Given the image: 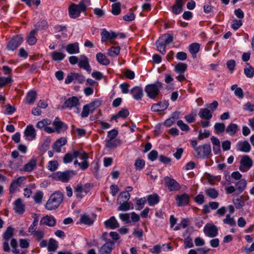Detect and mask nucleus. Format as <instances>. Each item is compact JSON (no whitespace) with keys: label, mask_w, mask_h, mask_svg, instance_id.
Wrapping results in <instances>:
<instances>
[{"label":"nucleus","mask_w":254,"mask_h":254,"mask_svg":"<svg viewBox=\"0 0 254 254\" xmlns=\"http://www.w3.org/2000/svg\"><path fill=\"white\" fill-rule=\"evenodd\" d=\"M90 4V0H82L78 4L72 3L68 7L69 17L73 19L78 17L80 13L86 11Z\"/></svg>","instance_id":"f257e3e1"},{"label":"nucleus","mask_w":254,"mask_h":254,"mask_svg":"<svg viewBox=\"0 0 254 254\" xmlns=\"http://www.w3.org/2000/svg\"><path fill=\"white\" fill-rule=\"evenodd\" d=\"M63 194L59 191L52 194L47 201L45 207L48 210L57 208L63 201Z\"/></svg>","instance_id":"f03ea898"},{"label":"nucleus","mask_w":254,"mask_h":254,"mask_svg":"<svg viewBox=\"0 0 254 254\" xmlns=\"http://www.w3.org/2000/svg\"><path fill=\"white\" fill-rule=\"evenodd\" d=\"M162 88V83L156 81L154 83L147 85L145 87L144 91L149 98L154 99L157 98Z\"/></svg>","instance_id":"7ed1b4c3"},{"label":"nucleus","mask_w":254,"mask_h":254,"mask_svg":"<svg viewBox=\"0 0 254 254\" xmlns=\"http://www.w3.org/2000/svg\"><path fill=\"white\" fill-rule=\"evenodd\" d=\"M173 40V36L169 34L163 35L156 42L157 50L162 54H165L166 45L172 43Z\"/></svg>","instance_id":"20e7f679"},{"label":"nucleus","mask_w":254,"mask_h":254,"mask_svg":"<svg viewBox=\"0 0 254 254\" xmlns=\"http://www.w3.org/2000/svg\"><path fill=\"white\" fill-rule=\"evenodd\" d=\"M75 173L73 171L67 170L64 172L58 171L52 175L54 180L57 181H61L64 183L68 182L71 177L75 175Z\"/></svg>","instance_id":"39448f33"},{"label":"nucleus","mask_w":254,"mask_h":254,"mask_svg":"<svg viewBox=\"0 0 254 254\" xmlns=\"http://www.w3.org/2000/svg\"><path fill=\"white\" fill-rule=\"evenodd\" d=\"M211 148L210 145L205 144L195 147V155L198 158H206L211 154Z\"/></svg>","instance_id":"423d86ee"},{"label":"nucleus","mask_w":254,"mask_h":254,"mask_svg":"<svg viewBox=\"0 0 254 254\" xmlns=\"http://www.w3.org/2000/svg\"><path fill=\"white\" fill-rule=\"evenodd\" d=\"M23 42V38L21 35H16L12 37L8 42L6 49L8 51H13Z\"/></svg>","instance_id":"0eeeda50"},{"label":"nucleus","mask_w":254,"mask_h":254,"mask_svg":"<svg viewBox=\"0 0 254 254\" xmlns=\"http://www.w3.org/2000/svg\"><path fill=\"white\" fill-rule=\"evenodd\" d=\"M165 185L170 191H176L181 189L180 185L174 179L168 176L164 178Z\"/></svg>","instance_id":"6e6552de"},{"label":"nucleus","mask_w":254,"mask_h":254,"mask_svg":"<svg viewBox=\"0 0 254 254\" xmlns=\"http://www.w3.org/2000/svg\"><path fill=\"white\" fill-rule=\"evenodd\" d=\"M239 169L241 172L248 171L253 165V161L248 156H244L240 161Z\"/></svg>","instance_id":"1a4fd4ad"},{"label":"nucleus","mask_w":254,"mask_h":254,"mask_svg":"<svg viewBox=\"0 0 254 254\" xmlns=\"http://www.w3.org/2000/svg\"><path fill=\"white\" fill-rule=\"evenodd\" d=\"M205 235L210 238H213L218 235V228L213 224H206L203 229Z\"/></svg>","instance_id":"9d476101"},{"label":"nucleus","mask_w":254,"mask_h":254,"mask_svg":"<svg viewBox=\"0 0 254 254\" xmlns=\"http://www.w3.org/2000/svg\"><path fill=\"white\" fill-rule=\"evenodd\" d=\"M78 66L79 68L86 70L89 73L91 71V68L89 64V60L84 55L80 56Z\"/></svg>","instance_id":"9b49d317"},{"label":"nucleus","mask_w":254,"mask_h":254,"mask_svg":"<svg viewBox=\"0 0 254 254\" xmlns=\"http://www.w3.org/2000/svg\"><path fill=\"white\" fill-rule=\"evenodd\" d=\"M56 219L53 216L46 215L41 218L40 221V225L53 227L56 225Z\"/></svg>","instance_id":"f8f14e48"},{"label":"nucleus","mask_w":254,"mask_h":254,"mask_svg":"<svg viewBox=\"0 0 254 254\" xmlns=\"http://www.w3.org/2000/svg\"><path fill=\"white\" fill-rule=\"evenodd\" d=\"M24 136L28 141H32L36 138V133L35 128L32 125H28L26 127L24 132Z\"/></svg>","instance_id":"ddd939ff"},{"label":"nucleus","mask_w":254,"mask_h":254,"mask_svg":"<svg viewBox=\"0 0 254 254\" xmlns=\"http://www.w3.org/2000/svg\"><path fill=\"white\" fill-rule=\"evenodd\" d=\"M53 125L56 132L61 133L65 131L67 128V126L63 122L59 120V118L57 117L53 123Z\"/></svg>","instance_id":"4468645a"},{"label":"nucleus","mask_w":254,"mask_h":254,"mask_svg":"<svg viewBox=\"0 0 254 254\" xmlns=\"http://www.w3.org/2000/svg\"><path fill=\"white\" fill-rule=\"evenodd\" d=\"M25 180L26 178L23 176L19 177L17 179L13 180L9 188L10 193H14L17 190V188L20 187L21 184Z\"/></svg>","instance_id":"2eb2a0df"},{"label":"nucleus","mask_w":254,"mask_h":254,"mask_svg":"<svg viewBox=\"0 0 254 254\" xmlns=\"http://www.w3.org/2000/svg\"><path fill=\"white\" fill-rule=\"evenodd\" d=\"M169 106V103L166 101H163L154 104L152 105L151 111L154 112H158L160 111L166 110Z\"/></svg>","instance_id":"dca6fc26"},{"label":"nucleus","mask_w":254,"mask_h":254,"mask_svg":"<svg viewBox=\"0 0 254 254\" xmlns=\"http://www.w3.org/2000/svg\"><path fill=\"white\" fill-rule=\"evenodd\" d=\"M176 200L179 206H183L189 204L190 197L188 194L185 193L182 195H177Z\"/></svg>","instance_id":"f3484780"},{"label":"nucleus","mask_w":254,"mask_h":254,"mask_svg":"<svg viewBox=\"0 0 254 254\" xmlns=\"http://www.w3.org/2000/svg\"><path fill=\"white\" fill-rule=\"evenodd\" d=\"M114 246V242L110 241L105 243L99 250V254H110Z\"/></svg>","instance_id":"a211bd4d"},{"label":"nucleus","mask_w":254,"mask_h":254,"mask_svg":"<svg viewBox=\"0 0 254 254\" xmlns=\"http://www.w3.org/2000/svg\"><path fill=\"white\" fill-rule=\"evenodd\" d=\"M101 42L102 43L105 42L107 40H111L115 39L117 35L114 32H109L106 29H103L101 33Z\"/></svg>","instance_id":"6ab92c4d"},{"label":"nucleus","mask_w":254,"mask_h":254,"mask_svg":"<svg viewBox=\"0 0 254 254\" xmlns=\"http://www.w3.org/2000/svg\"><path fill=\"white\" fill-rule=\"evenodd\" d=\"M130 93L133 98L136 100H141L143 96V92L141 87L135 86L130 90Z\"/></svg>","instance_id":"aec40b11"},{"label":"nucleus","mask_w":254,"mask_h":254,"mask_svg":"<svg viewBox=\"0 0 254 254\" xmlns=\"http://www.w3.org/2000/svg\"><path fill=\"white\" fill-rule=\"evenodd\" d=\"M79 104V99L76 96H73L68 98L65 101L64 103V106L69 109L77 107Z\"/></svg>","instance_id":"412c9836"},{"label":"nucleus","mask_w":254,"mask_h":254,"mask_svg":"<svg viewBox=\"0 0 254 254\" xmlns=\"http://www.w3.org/2000/svg\"><path fill=\"white\" fill-rule=\"evenodd\" d=\"M106 228L115 229L120 227V225L114 216L111 217L108 220L104 222Z\"/></svg>","instance_id":"4be33fe9"},{"label":"nucleus","mask_w":254,"mask_h":254,"mask_svg":"<svg viewBox=\"0 0 254 254\" xmlns=\"http://www.w3.org/2000/svg\"><path fill=\"white\" fill-rule=\"evenodd\" d=\"M237 149L244 152H249L251 148V145L247 141H239L236 144Z\"/></svg>","instance_id":"5701e85b"},{"label":"nucleus","mask_w":254,"mask_h":254,"mask_svg":"<svg viewBox=\"0 0 254 254\" xmlns=\"http://www.w3.org/2000/svg\"><path fill=\"white\" fill-rule=\"evenodd\" d=\"M67 142L65 137H61L58 139L53 144V149L58 153L61 151V147L64 145Z\"/></svg>","instance_id":"b1692460"},{"label":"nucleus","mask_w":254,"mask_h":254,"mask_svg":"<svg viewBox=\"0 0 254 254\" xmlns=\"http://www.w3.org/2000/svg\"><path fill=\"white\" fill-rule=\"evenodd\" d=\"M65 49L66 52L70 55L79 53V45L76 42L67 45Z\"/></svg>","instance_id":"393cba45"},{"label":"nucleus","mask_w":254,"mask_h":254,"mask_svg":"<svg viewBox=\"0 0 254 254\" xmlns=\"http://www.w3.org/2000/svg\"><path fill=\"white\" fill-rule=\"evenodd\" d=\"M14 211L16 213L19 214H22L25 211V206L22 203V200L21 198L17 199L14 203Z\"/></svg>","instance_id":"a878e982"},{"label":"nucleus","mask_w":254,"mask_h":254,"mask_svg":"<svg viewBox=\"0 0 254 254\" xmlns=\"http://www.w3.org/2000/svg\"><path fill=\"white\" fill-rule=\"evenodd\" d=\"M198 116L201 119L209 120L212 117V113L208 108H202L199 111Z\"/></svg>","instance_id":"bb28decb"},{"label":"nucleus","mask_w":254,"mask_h":254,"mask_svg":"<svg viewBox=\"0 0 254 254\" xmlns=\"http://www.w3.org/2000/svg\"><path fill=\"white\" fill-rule=\"evenodd\" d=\"M37 167V159L35 158L31 159L29 162L25 164L23 167V170L25 172H30L34 170Z\"/></svg>","instance_id":"cd10ccee"},{"label":"nucleus","mask_w":254,"mask_h":254,"mask_svg":"<svg viewBox=\"0 0 254 254\" xmlns=\"http://www.w3.org/2000/svg\"><path fill=\"white\" fill-rule=\"evenodd\" d=\"M96 58L98 62L101 64L107 65L110 64V60L105 54L102 53H98L96 55Z\"/></svg>","instance_id":"c85d7f7f"},{"label":"nucleus","mask_w":254,"mask_h":254,"mask_svg":"<svg viewBox=\"0 0 254 254\" xmlns=\"http://www.w3.org/2000/svg\"><path fill=\"white\" fill-rule=\"evenodd\" d=\"M37 98V93L34 90H31L29 91L25 98V102L28 104H33Z\"/></svg>","instance_id":"c756f323"},{"label":"nucleus","mask_w":254,"mask_h":254,"mask_svg":"<svg viewBox=\"0 0 254 254\" xmlns=\"http://www.w3.org/2000/svg\"><path fill=\"white\" fill-rule=\"evenodd\" d=\"M184 2L182 0H176L175 3L172 7V11L175 14H178L182 11V7Z\"/></svg>","instance_id":"7c9ffc66"},{"label":"nucleus","mask_w":254,"mask_h":254,"mask_svg":"<svg viewBox=\"0 0 254 254\" xmlns=\"http://www.w3.org/2000/svg\"><path fill=\"white\" fill-rule=\"evenodd\" d=\"M74 192L76 197L78 198L81 199L83 197L82 193L84 192L86 194L87 191L85 190L84 187L81 184H78L74 188Z\"/></svg>","instance_id":"2f4dec72"},{"label":"nucleus","mask_w":254,"mask_h":254,"mask_svg":"<svg viewBox=\"0 0 254 254\" xmlns=\"http://www.w3.org/2000/svg\"><path fill=\"white\" fill-rule=\"evenodd\" d=\"M105 146L108 148H115L121 144V141L119 139H106Z\"/></svg>","instance_id":"473e14b6"},{"label":"nucleus","mask_w":254,"mask_h":254,"mask_svg":"<svg viewBox=\"0 0 254 254\" xmlns=\"http://www.w3.org/2000/svg\"><path fill=\"white\" fill-rule=\"evenodd\" d=\"M51 56L53 61L59 62L63 60L65 57V55L63 53L54 51L51 53Z\"/></svg>","instance_id":"72a5a7b5"},{"label":"nucleus","mask_w":254,"mask_h":254,"mask_svg":"<svg viewBox=\"0 0 254 254\" xmlns=\"http://www.w3.org/2000/svg\"><path fill=\"white\" fill-rule=\"evenodd\" d=\"M238 130V125L236 124L231 123L227 126L225 131L230 135L233 136L237 132Z\"/></svg>","instance_id":"f704fd0d"},{"label":"nucleus","mask_w":254,"mask_h":254,"mask_svg":"<svg viewBox=\"0 0 254 254\" xmlns=\"http://www.w3.org/2000/svg\"><path fill=\"white\" fill-rule=\"evenodd\" d=\"M38 31V28H36L32 30L30 33L27 39V42H28L29 45H33L36 43L37 39L35 37V35Z\"/></svg>","instance_id":"c9c22d12"},{"label":"nucleus","mask_w":254,"mask_h":254,"mask_svg":"<svg viewBox=\"0 0 254 254\" xmlns=\"http://www.w3.org/2000/svg\"><path fill=\"white\" fill-rule=\"evenodd\" d=\"M130 197L129 192L127 191L121 192L117 199V202H128Z\"/></svg>","instance_id":"e433bc0d"},{"label":"nucleus","mask_w":254,"mask_h":254,"mask_svg":"<svg viewBox=\"0 0 254 254\" xmlns=\"http://www.w3.org/2000/svg\"><path fill=\"white\" fill-rule=\"evenodd\" d=\"M58 248V244L56 240L50 238L49 241L48 250L49 252H55Z\"/></svg>","instance_id":"4c0bfd02"},{"label":"nucleus","mask_w":254,"mask_h":254,"mask_svg":"<svg viewBox=\"0 0 254 254\" xmlns=\"http://www.w3.org/2000/svg\"><path fill=\"white\" fill-rule=\"evenodd\" d=\"M205 194L212 199H215L218 196V192L215 189L208 188L205 190Z\"/></svg>","instance_id":"58836bf2"},{"label":"nucleus","mask_w":254,"mask_h":254,"mask_svg":"<svg viewBox=\"0 0 254 254\" xmlns=\"http://www.w3.org/2000/svg\"><path fill=\"white\" fill-rule=\"evenodd\" d=\"M199 45L197 43H192L190 45L189 51L193 58L196 57V54L199 52Z\"/></svg>","instance_id":"ea45409f"},{"label":"nucleus","mask_w":254,"mask_h":254,"mask_svg":"<svg viewBox=\"0 0 254 254\" xmlns=\"http://www.w3.org/2000/svg\"><path fill=\"white\" fill-rule=\"evenodd\" d=\"M14 229L11 227H8L6 231L3 234V239L4 241H8L13 235Z\"/></svg>","instance_id":"a19ab883"},{"label":"nucleus","mask_w":254,"mask_h":254,"mask_svg":"<svg viewBox=\"0 0 254 254\" xmlns=\"http://www.w3.org/2000/svg\"><path fill=\"white\" fill-rule=\"evenodd\" d=\"M102 104V101L99 99H95L92 102L88 104V105L90 109L91 113H93L96 109L99 107Z\"/></svg>","instance_id":"79ce46f5"},{"label":"nucleus","mask_w":254,"mask_h":254,"mask_svg":"<svg viewBox=\"0 0 254 254\" xmlns=\"http://www.w3.org/2000/svg\"><path fill=\"white\" fill-rule=\"evenodd\" d=\"M248 66L244 68V73L247 77L252 78L254 76V68L247 63Z\"/></svg>","instance_id":"37998d69"},{"label":"nucleus","mask_w":254,"mask_h":254,"mask_svg":"<svg viewBox=\"0 0 254 254\" xmlns=\"http://www.w3.org/2000/svg\"><path fill=\"white\" fill-rule=\"evenodd\" d=\"M147 201L150 206L157 204L159 202V196L157 194L149 195L147 197Z\"/></svg>","instance_id":"c03bdc74"},{"label":"nucleus","mask_w":254,"mask_h":254,"mask_svg":"<svg viewBox=\"0 0 254 254\" xmlns=\"http://www.w3.org/2000/svg\"><path fill=\"white\" fill-rule=\"evenodd\" d=\"M187 68V65L185 63H179L175 66V70L180 74H183Z\"/></svg>","instance_id":"a18cd8bd"},{"label":"nucleus","mask_w":254,"mask_h":254,"mask_svg":"<svg viewBox=\"0 0 254 254\" xmlns=\"http://www.w3.org/2000/svg\"><path fill=\"white\" fill-rule=\"evenodd\" d=\"M214 128L216 134H220L225 131V126L224 123H217L214 125Z\"/></svg>","instance_id":"49530a36"},{"label":"nucleus","mask_w":254,"mask_h":254,"mask_svg":"<svg viewBox=\"0 0 254 254\" xmlns=\"http://www.w3.org/2000/svg\"><path fill=\"white\" fill-rule=\"evenodd\" d=\"M121 12V3L116 2L112 5L111 12L115 15H118Z\"/></svg>","instance_id":"de8ad7c7"},{"label":"nucleus","mask_w":254,"mask_h":254,"mask_svg":"<svg viewBox=\"0 0 254 254\" xmlns=\"http://www.w3.org/2000/svg\"><path fill=\"white\" fill-rule=\"evenodd\" d=\"M12 82L11 76L8 77L0 76V88H1Z\"/></svg>","instance_id":"09e8293b"},{"label":"nucleus","mask_w":254,"mask_h":254,"mask_svg":"<svg viewBox=\"0 0 254 254\" xmlns=\"http://www.w3.org/2000/svg\"><path fill=\"white\" fill-rule=\"evenodd\" d=\"M80 221L83 224L88 225H92L94 222L93 220H92L88 215L85 214L82 215L81 216Z\"/></svg>","instance_id":"8fccbe9b"},{"label":"nucleus","mask_w":254,"mask_h":254,"mask_svg":"<svg viewBox=\"0 0 254 254\" xmlns=\"http://www.w3.org/2000/svg\"><path fill=\"white\" fill-rule=\"evenodd\" d=\"M119 204H120V206L118 207V210L123 211H127L129 210L130 207V204L131 203L130 202H117Z\"/></svg>","instance_id":"3c124183"},{"label":"nucleus","mask_w":254,"mask_h":254,"mask_svg":"<svg viewBox=\"0 0 254 254\" xmlns=\"http://www.w3.org/2000/svg\"><path fill=\"white\" fill-rule=\"evenodd\" d=\"M120 52V47H112L111 48L108 50V54L111 57H116L118 56Z\"/></svg>","instance_id":"603ef678"},{"label":"nucleus","mask_w":254,"mask_h":254,"mask_svg":"<svg viewBox=\"0 0 254 254\" xmlns=\"http://www.w3.org/2000/svg\"><path fill=\"white\" fill-rule=\"evenodd\" d=\"M51 123V122L50 120L46 119H44L42 121L38 122L36 124V127L40 129L46 127V126L50 125Z\"/></svg>","instance_id":"864d4df0"},{"label":"nucleus","mask_w":254,"mask_h":254,"mask_svg":"<svg viewBox=\"0 0 254 254\" xmlns=\"http://www.w3.org/2000/svg\"><path fill=\"white\" fill-rule=\"evenodd\" d=\"M223 222L224 224H228L231 226H236V223L234 218L231 217L230 214H227L226 218L223 219Z\"/></svg>","instance_id":"5fc2aeb1"},{"label":"nucleus","mask_w":254,"mask_h":254,"mask_svg":"<svg viewBox=\"0 0 254 254\" xmlns=\"http://www.w3.org/2000/svg\"><path fill=\"white\" fill-rule=\"evenodd\" d=\"M145 161L144 160L138 158L135 160L134 166L137 170H141L144 167Z\"/></svg>","instance_id":"6e6d98bb"},{"label":"nucleus","mask_w":254,"mask_h":254,"mask_svg":"<svg viewBox=\"0 0 254 254\" xmlns=\"http://www.w3.org/2000/svg\"><path fill=\"white\" fill-rule=\"evenodd\" d=\"M43 197V193L40 190L37 191L33 196L34 201L38 204H40L42 202Z\"/></svg>","instance_id":"4d7b16f0"},{"label":"nucleus","mask_w":254,"mask_h":254,"mask_svg":"<svg viewBox=\"0 0 254 254\" xmlns=\"http://www.w3.org/2000/svg\"><path fill=\"white\" fill-rule=\"evenodd\" d=\"M247 182L244 179L240 180L236 184L237 189L242 191L245 190L246 187Z\"/></svg>","instance_id":"13d9d810"},{"label":"nucleus","mask_w":254,"mask_h":254,"mask_svg":"<svg viewBox=\"0 0 254 254\" xmlns=\"http://www.w3.org/2000/svg\"><path fill=\"white\" fill-rule=\"evenodd\" d=\"M237 209H241L245 205V202L242 197L237 198L233 201Z\"/></svg>","instance_id":"bf43d9fd"},{"label":"nucleus","mask_w":254,"mask_h":254,"mask_svg":"<svg viewBox=\"0 0 254 254\" xmlns=\"http://www.w3.org/2000/svg\"><path fill=\"white\" fill-rule=\"evenodd\" d=\"M74 82L78 83H82L85 80V77L81 74L74 72Z\"/></svg>","instance_id":"052dcab7"},{"label":"nucleus","mask_w":254,"mask_h":254,"mask_svg":"<svg viewBox=\"0 0 254 254\" xmlns=\"http://www.w3.org/2000/svg\"><path fill=\"white\" fill-rule=\"evenodd\" d=\"M59 165L58 162L57 161H50L49 162L48 168L51 171H55L58 168Z\"/></svg>","instance_id":"680f3d73"},{"label":"nucleus","mask_w":254,"mask_h":254,"mask_svg":"<svg viewBox=\"0 0 254 254\" xmlns=\"http://www.w3.org/2000/svg\"><path fill=\"white\" fill-rule=\"evenodd\" d=\"M136 201V209L140 210L142 209L144 206V204L146 202L145 197L137 199Z\"/></svg>","instance_id":"e2e57ef3"},{"label":"nucleus","mask_w":254,"mask_h":254,"mask_svg":"<svg viewBox=\"0 0 254 254\" xmlns=\"http://www.w3.org/2000/svg\"><path fill=\"white\" fill-rule=\"evenodd\" d=\"M90 112V109L89 108L88 104L84 105L83 107L82 111L81 113V117L82 118H86L88 116Z\"/></svg>","instance_id":"0e129e2a"},{"label":"nucleus","mask_w":254,"mask_h":254,"mask_svg":"<svg viewBox=\"0 0 254 254\" xmlns=\"http://www.w3.org/2000/svg\"><path fill=\"white\" fill-rule=\"evenodd\" d=\"M118 134V130L116 129H112L108 132L107 138L106 139H115Z\"/></svg>","instance_id":"69168bd1"},{"label":"nucleus","mask_w":254,"mask_h":254,"mask_svg":"<svg viewBox=\"0 0 254 254\" xmlns=\"http://www.w3.org/2000/svg\"><path fill=\"white\" fill-rule=\"evenodd\" d=\"M177 125L183 131H188L190 130L189 127L182 120L178 121L177 123Z\"/></svg>","instance_id":"338daca9"},{"label":"nucleus","mask_w":254,"mask_h":254,"mask_svg":"<svg viewBox=\"0 0 254 254\" xmlns=\"http://www.w3.org/2000/svg\"><path fill=\"white\" fill-rule=\"evenodd\" d=\"M243 109L245 111H247L250 112L254 111V103H252L250 102H247L243 106Z\"/></svg>","instance_id":"774afa93"}]
</instances>
